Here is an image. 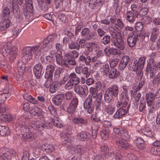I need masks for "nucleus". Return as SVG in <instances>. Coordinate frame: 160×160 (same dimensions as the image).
<instances>
[{
  "label": "nucleus",
  "mask_w": 160,
  "mask_h": 160,
  "mask_svg": "<svg viewBox=\"0 0 160 160\" xmlns=\"http://www.w3.org/2000/svg\"><path fill=\"white\" fill-rule=\"evenodd\" d=\"M10 94L8 92L2 93L0 94V104L5 102L7 98H9Z\"/></svg>",
  "instance_id": "nucleus-43"
},
{
  "label": "nucleus",
  "mask_w": 160,
  "mask_h": 160,
  "mask_svg": "<svg viewBox=\"0 0 160 160\" xmlns=\"http://www.w3.org/2000/svg\"><path fill=\"white\" fill-rule=\"evenodd\" d=\"M110 37L109 35H106L103 37L102 42L105 45L108 44L110 42Z\"/></svg>",
  "instance_id": "nucleus-57"
},
{
  "label": "nucleus",
  "mask_w": 160,
  "mask_h": 160,
  "mask_svg": "<svg viewBox=\"0 0 160 160\" xmlns=\"http://www.w3.org/2000/svg\"><path fill=\"white\" fill-rule=\"evenodd\" d=\"M54 69L55 67L53 66L50 64L48 65L46 69L45 77H51L52 76Z\"/></svg>",
  "instance_id": "nucleus-27"
},
{
  "label": "nucleus",
  "mask_w": 160,
  "mask_h": 160,
  "mask_svg": "<svg viewBox=\"0 0 160 160\" xmlns=\"http://www.w3.org/2000/svg\"><path fill=\"white\" fill-rule=\"evenodd\" d=\"M157 94H158L159 96H160V88L157 92V94L154 93L153 92H148L147 93L146 98L148 106H150L152 104L155 98L157 96Z\"/></svg>",
  "instance_id": "nucleus-10"
},
{
  "label": "nucleus",
  "mask_w": 160,
  "mask_h": 160,
  "mask_svg": "<svg viewBox=\"0 0 160 160\" xmlns=\"http://www.w3.org/2000/svg\"><path fill=\"white\" fill-rule=\"evenodd\" d=\"M63 98L67 100L70 99L72 96V92H67L65 93H63Z\"/></svg>",
  "instance_id": "nucleus-51"
},
{
  "label": "nucleus",
  "mask_w": 160,
  "mask_h": 160,
  "mask_svg": "<svg viewBox=\"0 0 160 160\" xmlns=\"http://www.w3.org/2000/svg\"><path fill=\"white\" fill-rule=\"evenodd\" d=\"M124 26V24L121 19L119 18L117 20L115 24V28L118 33H119L122 31Z\"/></svg>",
  "instance_id": "nucleus-23"
},
{
  "label": "nucleus",
  "mask_w": 160,
  "mask_h": 160,
  "mask_svg": "<svg viewBox=\"0 0 160 160\" xmlns=\"http://www.w3.org/2000/svg\"><path fill=\"white\" fill-rule=\"evenodd\" d=\"M69 47L71 49H78L79 48V45L78 42H73L69 44Z\"/></svg>",
  "instance_id": "nucleus-53"
},
{
  "label": "nucleus",
  "mask_w": 160,
  "mask_h": 160,
  "mask_svg": "<svg viewBox=\"0 0 160 160\" xmlns=\"http://www.w3.org/2000/svg\"><path fill=\"white\" fill-rule=\"evenodd\" d=\"M95 45V44L92 43H86L85 44V46L87 50L89 52H92Z\"/></svg>",
  "instance_id": "nucleus-49"
},
{
  "label": "nucleus",
  "mask_w": 160,
  "mask_h": 160,
  "mask_svg": "<svg viewBox=\"0 0 160 160\" xmlns=\"http://www.w3.org/2000/svg\"><path fill=\"white\" fill-rule=\"evenodd\" d=\"M92 97L89 96L86 98L84 104V108L88 113H92L93 110V107H91V104L92 102Z\"/></svg>",
  "instance_id": "nucleus-11"
},
{
  "label": "nucleus",
  "mask_w": 160,
  "mask_h": 160,
  "mask_svg": "<svg viewBox=\"0 0 160 160\" xmlns=\"http://www.w3.org/2000/svg\"><path fill=\"white\" fill-rule=\"evenodd\" d=\"M30 113L33 115L37 116H40L43 114L42 110L38 107H35L30 111Z\"/></svg>",
  "instance_id": "nucleus-29"
},
{
  "label": "nucleus",
  "mask_w": 160,
  "mask_h": 160,
  "mask_svg": "<svg viewBox=\"0 0 160 160\" xmlns=\"http://www.w3.org/2000/svg\"><path fill=\"white\" fill-rule=\"evenodd\" d=\"M87 138V134L85 132L82 131L78 133L77 135V138L80 141H84Z\"/></svg>",
  "instance_id": "nucleus-42"
},
{
  "label": "nucleus",
  "mask_w": 160,
  "mask_h": 160,
  "mask_svg": "<svg viewBox=\"0 0 160 160\" xmlns=\"http://www.w3.org/2000/svg\"><path fill=\"white\" fill-rule=\"evenodd\" d=\"M119 92L118 87L114 85L108 88L105 92L104 99L106 102L109 103L112 100L113 97H117Z\"/></svg>",
  "instance_id": "nucleus-3"
},
{
  "label": "nucleus",
  "mask_w": 160,
  "mask_h": 160,
  "mask_svg": "<svg viewBox=\"0 0 160 160\" xmlns=\"http://www.w3.org/2000/svg\"><path fill=\"white\" fill-rule=\"evenodd\" d=\"M12 50L9 53H10V60L11 61L14 60L16 58L18 49L16 47H12Z\"/></svg>",
  "instance_id": "nucleus-36"
},
{
  "label": "nucleus",
  "mask_w": 160,
  "mask_h": 160,
  "mask_svg": "<svg viewBox=\"0 0 160 160\" xmlns=\"http://www.w3.org/2000/svg\"><path fill=\"white\" fill-rule=\"evenodd\" d=\"M100 135L102 139L103 140H105L108 137V132L105 130H103L101 132Z\"/></svg>",
  "instance_id": "nucleus-61"
},
{
  "label": "nucleus",
  "mask_w": 160,
  "mask_h": 160,
  "mask_svg": "<svg viewBox=\"0 0 160 160\" xmlns=\"http://www.w3.org/2000/svg\"><path fill=\"white\" fill-rule=\"evenodd\" d=\"M3 46L2 48V51L3 55H7L12 50V47H15L12 46L11 42H8L7 43L3 44Z\"/></svg>",
  "instance_id": "nucleus-15"
},
{
  "label": "nucleus",
  "mask_w": 160,
  "mask_h": 160,
  "mask_svg": "<svg viewBox=\"0 0 160 160\" xmlns=\"http://www.w3.org/2000/svg\"><path fill=\"white\" fill-rule=\"evenodd\" d=\"M74 86L73 83L70 80L65 85V88L66 90H70L72 89Z\"/></svg>",
  "instance_id": "nucleus-60"
},
{
  "label": "nucleus",
  "mask_w": 160,
  "mask_h": 160,
  "mask_svg": "<svg viewBox=\"0 0 160 160\" xmlns=\"http://www.w3.org/2000/svg\"><path fill=\"white\" fill-rule=\"evenodd\" d=\"M78 55V54L77 52L74 50H73L71 52L67 54L66 55V57L68 58V57H70L73 58H77Z\"/></svg>",
  "instance_id": "nucleus-50"
},
{
  "label": "nucleus",
  "mask_w": 160,
  "mask_h": 160,
  "mask_svg": "<svg viewBox=\"0 0 160 160\" xmlns=\"http://www.w3.org/2000/svg\"><path fill=\"white\" fill-rule=\"evenodd\" d=\"M10 133V131L7 127L0 126V135L2 136L8 135Z\"/></svg>",
  "instance_id": "nucleus-34"
},
{
  "label": "nucleus",
  "mask_w": 160,
  "mask_h": 160,
  "mask_svg": "<svg viewBox=\"0 0 160 160\" xmlns=\"http://www.w3.org/2000/svg\"><path fill=\"white\" fill-rule=\"evenodd\" d=\"M42 148L43 151L47 152H53L55 149V148L52 145L48 144L43 145L42 146Z\"/></svg>",
  "instance_id": "nucleus-28"
},
{
  "label": "nucleus",
  "mask_w": 160,
  "mask_h": 160,
  "mask_svg": "<svg viewBox=\"0 0 160 160\" xmlns=\"http://www.w3.org/2000/svg\"><path fill=\"white\" fill-rule=\"evenodd\" d=\"M56 62L58 64L65 67H68V65L63 59L62 54L60 53L57 54L56 55Z\"/></svg>",
  "instance_id": "nucleus-21"
},
{
  "label": "nucleus",
  "mask_w": 160,
  "mask_h": 160,
  "mask_svg": "<svg viewBox=\"0 0 160 160\" xmlns=\"http://www.w3.org/2000/svg\"><path fill=\"white\" fill-rule=\"evenodd\" d=\"M148 62L147 68L148 70L149 71L150 77L151 78H152L158 69L156 66V63L152 59H149Z\"/></svg>",
  "instance_id": "nucleus-6"
},
{
  "label": "nucleus",
  "mask_w": 160,
  "mask_h": 160,
  "mask_svg": "<svg viewBox=\"0 0 160 160\" xmlns=\"http://www.w3.org/2000/svg\"><path fill=\"white\" fill-rule=\"evenodd\" d=\"M78 99L77 98L73 99L72 100L68 108L67 111L69 113H73L75 110L78 106Z\"/></svg>",
  "instance_id": "nucleus-16"
},
{
  "label": "nucleus",
  "mask_w": 160,
  "mask_h": 160,
  "mask_svg": "<svg viewBox=\"0 0 160 160\" xmlns=\"http://www.w3.org/2000/svg\"><path fill=\"white\" fill-rule=\"evenodd\" d=\"M42 69V66L40 63L37 64L34 66L33 72L37 79L39 78L41 76Z\"/></svg>",
  "instance_id": "nucleus-20"
},
{
  "label": "nucleus",
  "mask_w": 160,
  "mask_h": 160,
  "mask_svg": "<svg viewBox=\"0 0 160 160\" xmlns=\"http://www.w3.org/2000/svg\"><path fill=\"white\" fill-rule=\"evenodd\" d=\"M109 30L112 37L113 38H116L117 37V34L114 28L112 26L110 27Z\"/></svg>",
  "instance_id": "nucleus-55"
},
{
  "label": "nucleus",
  "mask_w": 160,
  "mask_h": 160,
  "mask_svg": "<svg viewBox=\"0 0 160 160\" xmlns=\"http://www.w3.org/2000/svg\"><path fill=\"white\" fill-rule=\"evenodd\" d=\"M116 142L118 148L122 150H125L129 146L127 141L123 138L118 139L116 140Z\"/></svg>",
  "instance_id": "nucleus-14"
},
{
  "label": "nucleus",
  "mask_w": 160,
  "mask_h": 160,
  "mask_svg": "<svg viewBox=\"0 0 160 160\" xmlns=\"http://www.w3.org/2000/svg\"><path fill=\"white\" fill-rule=\"evenodd\" d=\"M144 134L147 136L153 138L155 135V133L152 130L149 128H145Z\"/></svg>",
  "instance_id": "nucleus-45"
},
{
  "label": "nucleus",
  "mask_w": 160,
  "mask_h": 160,
  "mask_svg": "<svg viewBox=\"0 0 160 160\" xmlns=\"http://www.w3.org/2000/svg\"><path fill=\"white\" fill-rule=\"evenodd\" d=\"M79 60L81 62H84L86 65H89L91 62V58L88 56L86 58L82 55L80 57Z\"/></svg>",
  "instance_id": "nucleus-38"
},
{
  "label": "nucleus",
  "mask_w": 160,
  "mask_h": 160,
  "mask_svg": "<svg viewBox=\"0 0 160 160\" xmlns=\"http://www.w3.org/2000/svg\"><path fill=\"white\" fill-rule=\"evenodd\" d=\"M105 109L107 113L111 114L113 113L114 111L115 108L114 104L112 103H111L108 105L105 108Z\"/></svg>",
  "instance_id": "nucleus-39"
},
{
  "label": "nucleus",
  "mask_w": 160,
  "mask_h": 160,
  "mask_svg": "<svg viewBox=\"0 0 160 160\" xmlns=\"http://www.w3.org/2000/svg\"><path fill=\"white\" fill-rule=\"evenodd\" d=\"M74 58H70V57H68V58L66 57L65 59L67 62L69 64L74 65L76 64V61Z\"/></svg>",
  "instance_id": "nucleus-59"
},
{
  "label": "nucleus",
  "mask_w": 160,
  "mask_h": 160,
  "mask_svg": "<svg viewBox=\"0 0 160 160\" xmlns=\"http://www.w3.org/2000/svg\"><path fill=\"white\" fill-rule=\"evenodd\" d=\"M160 83V72L155 76L152 80V83L153 86H158Z\"/></svg>",
  "instance_id": "nucleus-41"
},
{
  "label": "nucleus",
  "mask_w": 160,
  "mask_h": 160,
  "mask_svg": "<svg viewBox=\"0 0 160 160\" xmlns=\"http://www.w3.org/2000/svg\"><path fill=\"white\" fill-rule=\"evenodd\" d=\"M101 150L105 152L106 155L108 154L109 157L115 158V160H121V156L120 155L121 152L119 150H117L115 152V153L111 150H109L108 146L107 144H103L100 148Z\"/></svg>",
  "instance_id": "nucleus-5"
},
{
  "label": "nucleus",
  "mask_w": 160,
  "mask_h": 160,
  "mask_svg": "<svg viewBox=\"0 0 160 160\" xmlns=\"http://www.w3.org/2000/svg\"><path fill=\"white\" fill-rule=\"evenodd\" d=\"M135 28L138 31L141 30L143 28V25L140 22H138L135 24Z\"/></svg>",
  "instance_id": "nucleus-63"
},
{
  "label": "nucleus",
  "mask_w": 160,
  "mask_h": 160,
  "mask_svg": "<svg viewBox=\"0 0 160 160\" xmlns=\"http://www.w3.org/2000/svg\"><path fill=\"white\" fill-rule=\"evenodd\" d=\"M63 99V93L59 94L52 98V101L57 105H60Z\"/></svg>",
  "instance_id": "nucleus-31"
},
{
  "label": "nucleus",
  "mask_w": 160,
  "mask_h": 160,
  "mask_svg": "<svg viewBox=\"0 0 160 160\" xmlns=\"http://www.w3.org/2000/svg\"><path fill=\"white\" fill-rule=\"evenodd\" d=\"M75 92L78 94L82 96H86L88 93V88L86 85L82 86L78 85L74 88Z\"/></svg>",
  "instance_id": "nucleus-7"
},
{
  "label": "nucleus",
  "mask_w": 160,
  "mask_h": 160,
  "mask_svg": "<svg viewBox=\"0 0 160 160\" xmlns=\"http://www.w3.org/2000/svg\"><path fill=\"white\" fill-rule=\"evenodd\" d=\"M138 38L137 34L132 32L128 35L127 38L128 43L130 47H133L136 44Z\"/></svg>",
  "instance_id": "nucleus-8"
},
{
  "label": "nucleus",
  "mask_w": 160,
  "mask_h": 160,
  "mask_svg": "<svg viewBox=\"0 0 160 160\" xmlns=\"http://www.w3.org/2000/svg\"><path fill=\"white\" fill-rule=\"evenodd\" d=\"M151 152L154 155L160 156V148H152L151 149Z\"/></svg>",
  "instance_id": "nucleus-52"
},
{
  "label": "nucleus",
  "mask_w": 160,
  "mask_h": 160,
  "mask_svg": "<svg viewBox=\"0 0 160 160\" xmlns=\"http://www.w3.org/2000/svg\"><path fill=\"white\" fill-rule=\"evenodd\" d=\"M59 119L57 117H55L54 119H52V122L54 125L56 127L59 128H61L62 126L61 121L59 120Z\"/></svg>",
  "instance_id": "nucleus-46"
},
{
  "label": "nucleus",
  "mask_w": 160,
  "mask_h": 160,
  "mask_svg": "<svg viewBox=\"0 0 160 160\" xmlns=\"http://www.w3.org/2000/svg\"><path fill=\"white\" fill-rule=\"evenodd\" d=\"M58 82H55L53 83L50 87L49 91L52 93H54L58 89Z\"/></svg>",
  "instance_id": "nucleus-44"
},
{
  "label": "nucleus",
  "mask_w": 160,
  "mask_h": 160,
  "mask_svg": "<svg viewBox=\"0 0 160 160\" xmlns=\"http://www.w3.org/2000/svg\"><path fill=\"white\" fill-rule=\"evenodd\" d=\"M10 11L9 9L7 8H5L2 11V15L4 17H8L9 16Z\"/></svg>",
  "instance_id": "nucleus-64"
},
{
  "label": "nucleus",
  "mask_w": 160,
  "mask_h": 160,
  "mask_svg": "<svg viewBox=\"0 0 160 160\" xmlns=\"http://www.w3.org/2000/svg\"><path fill=\"white\" fill-rule=\"evenodd\" d=\"M17 69L18 74L21 76L23 75L25 69V66L23 62L21 61L18 62Z\"/></svg>",
  "instance_id": "nucleus-22"
},
{
  "label": "nucleus",
  "mask_w": 160,
  "mask_h": 160,
  "mask_svg": "<svg viewBox=\"0 0 160 160\" xmlns=\"http://www.w3.org/2000/svg\"><path fill=\"white\" fill-rule=\"evenodd\" d=\"M90 92L92 94L93 98H96L97 96L98 90L94 88H91L90 89Z\"/></svg>",
  "instance_id": "nucleus-58"
},
{
  "label": "nucleus",
  "mask_w": 160,
  "mask_h": 160,
  "mask_svg": "<svg viewBox=\"0 0 160 160\" xmlns=\"http://www.w3.org/2000/svg\"><path fill=\"white\" fill-rule=\"evenodd\" d=\"M137 5L135 4H133L131 5V8L132 12L134 13L135 16L136 17H137L138 16L139 13L138 11L137 10Z\"/></svg>",
  "instance_id": "nucleus-47"
},
{
  "label": "nucleus",
  "mask_w": 160,
  "mask_h": 160,
  "mask_svg": "<svg viewBox=\"0 0 160 160\" xmlns=\"http://www.w3.org/2000/svg\"><path fill=\"white\" fill-rule=\"evenodd\" d=\"M27 11L25 13V15L26 19L30 20H32V6H31L30 8H26Z\"/></svg>",
  "instance_id": "nucleus-33"
},
{
  "label": "nucleus",
  "mask_w": 160,
  "mask_h": 160,
  "mask_svg": "<svg viewBox=\"0 0 160 160\" xmlns=\"http://www.w3.org/2000/svg\"><path fill=\"white\" fill-rule=\"evenodd\" d=\"M136 143L138 148L141 149L144 147V140L141 138H137L136 140Z\"/></svg>",
  "instance_id": "nucleus-37"
},
{
  "label": "nucleus",
  "mask_w": 160,
  "mask_h": 160,
  "mask_svg": "<svg viewBox=\"0 0 160 160\" xmlns=\"http://www.w3.org/2000/svg\"><path fill=\"white\" fill-rule=\"evenodd\" d=\"M120 100L122 106L124 108L126 107L129 102L128 94L122 93L120 96Z\"/></svg>",
  "instance_id": "nucleus-17"
},
{
  "label": "nucleus",
  "mask_w": 160,
  "mask_h": 160,
  "mask_svg": "<svg viewBox=\"0 0 160 160\" xmlns=\"http://www.w3.org/2000/svg\"><path fill=\"white\" fill-rule=\"evenodd\" d=\"M148 9L147 8H143L140 11L139 15L140 16H143L146 15L148 11Z\"/></svg>",
  "instance_id": "nucleus-62"
},
{
  "label": "nucleus",
  "mask_w": 160,
  "mask_h": 160,
  "mask_svg": "<svg viewBox=\"0 0 160 160\" xmlns=\"http://www.w3.org/2000/svg\"><path fill=\"white\" fill-rule=\"evenodd\" d=\"M99 125L97 122L94 123L92 126V135L93 138H96Z\"/></svg>",
  "instance_id": "nucleus-32"
},
{
  "label": "nucleus",
  "mask_w": 160,
  "mask_h": 160,
  "mask_svg": "<svg viewBox=\"0 0 160 160\" xmlns=\"http://www.w3.org/2000/svg\"><path fill=\"white\" fill-rule=\"evenodd\" d=\"M129 61V58L127 55L123 56L119 63V68L121 70H123L126 67Z\"/></svg>",
  "instance_id": "nucleus-19"
},
{
  "label": "nucleus",
  "mask_w": 160,
  "mask_h": 160,
  "mask_svg": "<svg viewBox=\"0 0 160 160\" xmlns=\"http://www.w3.org/2000/svg\"><path fill=\"white\" fill-rule=\"evenodd\" d=\"M44 122L40 120L32 122L31 126L34 129L37 130H42L46 126Z\"/></svg>",
  "instance_id": "nucleus-9"
},
{
  "label": "nucleus",
  "mask_w": 160,
  "mask_h": 160,
  "mask_svg": "<svg viewBox=\"0 0 160 160\" xmlns=\"http://www.w3.org/2000/svg\"><path fill=\"white\" fill-rule=\"evenodd\" d=\"M11 22L9 19H6L0 23V30L4 31L8 28L10 25Z\"/></svg>",
  "instance_id": "nucleus-26"
},
{
  "label": "nucleus",
  "mask_w": 160,
  "mask_h": 160,
  "mask_svg": "<svg viewBox=\"0 0 160 160\" xmlns=\"http://www.w3.org/2000/svg\"><path fill=\"white\" fill-rule=\"evenodd\" d=\"M54 39L53 35H50L45 38L43 41V47H46L49 43H52V41Z\"/></svg>",
  "instance_id": "nucleus-35"
},
{
  "label": "nucleus",
  "mask_w": 160,
  "mask_h": 160,
  "mask_svg": "<svg viewBox=\"0 0 160 160\" xmlns=\"http://www.w3.org/2000/svg\"><path fill=\"white\" fill-rule=\"evenodd\" d=\"M41 48L39 45L28 47L23 49L22 52V57L25 60H28L32 58V53L35 56H39L41 52Z\"/></svg>",
  "instance_id": "nucleus-1"
},
{
  "label": "nucleus",
  "mask_w": 160,
  "mask_h": 160,
  "mask_svg": "<svg viewBox=\"0 0 160 160\" xmlns=\"http://www.w3.org/2000/svg\"><path fill=\"white\" fill-rule=\"evenodd\" d=\"M81 35L82 36L84 37L86 40H88L93 38L95 34L88 28H85L82 30Z\"/></svg>",
  "instance_id": "nucleus-12"
},
{
  "label": "nucleus",
  "mask_w": 160,
  "mask_h": 160,
  "mask_svg": "<svg viewBox=\"0 0 160 160\" xmlns=\"http://www.w3.org/2000/svg\"><path fill=\"white\" fill-rule=\"evenodd\" d=\"M158 31L155 28L153 29L150 38V40L152 42H155V41L157 36Z\"/></svg>",
  "instance_id": "nucleus-40"
},
{
  "label": "nucleus",
  "mask_w": 160,
  "mask_h": 160,
  "mask_svg": "<svg viewBox=\"0 0 160 160\" xmlns=\"http://www.w3.org/2000/svg\"><path fill=\"white\" fill-rule=\"evenodd\" d=\"M146 58L145 57H142L140 58L138 62L136 59L133 60L131 63V68L132 71H135L137 74L139 75L143 69Z\"/></svg>",
  "instance_id": "nucleus-4"
},
{
  "label": "nucleus",
  "mask_w": 160,
  "mask_h": 160,
  "mask_svg": "<svg viewBox=\"0 0 160 160\" xmlns=\"http://www.w3.org/2000/svg\"><path fill=\"white\" fill-rule=\"evenodd\" d=\"M120 74V72L116 69L113 68L109 72L108 77L110 78L114 79L118 77Z\"/></svg>",
  "instance_id": "nucleus-25"
},
{
  "label": "nucleus",
  "mask_w": 160,
  "mask_h": 160,
  "mask_svg": "<svg viewBox=\"0 0 160 160\" xmlns=\"http://www.w3.org/2000/svg\"><path fill=\"white\" fill-rule=\"evenodd\" d=\"M74 139V138L72 135H66L65 139L62 142V144L68 148V150L72 152H80L82 150V148L80 146L71 144V143L73 141Z\"/></svg>",
  "instance_id": "nucleus-2"
},
{
  "label": "nucleus",
  "mask_w": 160,
  "mask_h": 160,
  "mask_svg": "<svg viewBox=\"0 0 160 160\" xmlns=\"http://www.w3.org/2000/svg\"><path fill=\"white\" fill-rule=\"evenodd\" d=\"M26 132L22 134V137L25 138H32L33 134L31 131L28 130H27Z\"/></svg>",
  "instance_id": "nucleus-48"
},
{
  "label": "nucleus",
  "mask_w": 160,
  "mask_h": 160,
  "mask_svg": "<svg viewBox=\"0 0 160 160\" xmlns=\"http://www.w3.org/2000/svg\"><path fill=\"white\" fill-rule=\"evenodd\" d=\"M116 40L112 42L111 45L115 46L118 49L123 50L124 49L125 47L123 40L120 38L119 39L117 37Z\"/></svg>",
  "instance_id": "nucleus-13"
},
{
  "label": "nucleus",
  "mask_w": 160,
  "mask_h": 160,
  "mask_svg": "<svg viewBox=\"0 0 160 160\" xmlns=\"http://www.w3.org/2000/svg\"><path fill=\"white\" fill-rule=\"evenodd\" d=\"M126 107L119 108L113 116L114 118L119 119L125 115L127 112V109L125 108Z\"/></svg>",
  "instance_id": "nucleus-18"
},
{
  "label": "nucleus",
  "mask_w": 160,
  "mask_h": 160,
  "mask_svg": "<svg viewBox=\"0 0 160 160\" xmlns=\"http://www.w3.org/2000/svg\"><path fill=\"white\" fill-rule=\"evenodd\" d=\"M63 71L62 69L61 68H58L55 71L54 73V77L55 78H58L60 76V74L62 73Z\"/></svg>",
  "instance_id": "nucleus-56"
},
{
  "label": "nucleus",
  "mask_w": 160,
  "mask_h": 160,
  "mask_svg": "<svg viewBox=\"0 0 160 160\" xmlns=\"http://www.w3.org/2000/svg\"><path fill=\"white\" fill-rule=\"evenodd\" d=\"M72 122L74 124L79 126L83 125H86L87 124V121L86 119L81 117H76L72 120Z\"/></svg>",
  "instance_id": "nucleus-24"
},
{
  "label": "nucleus",
  "mask_w": 160,
  "mask_h": 160,
  "mask_svg": "<svg viewBox=\"0 0 160 160\" xmlns=\"http://www.w3.org/2000/svg\"><path fill=\"white\" fill-rule=\"evenodd\" d=\"M126 19L131 23H134L135 21V16L134 13L131 11H128L126 14Z\"/></svg>",
  "instance_id": "nucleus-30"
},
{
  "label": "nucleus",
  "mask_w": 160,
  "mask_h": 160,
  "mask_svg": "<svg viewBox=\"0 0 160 160\" xmlns=\"http://www.w3.org/2000/svg\"><path fill=\"white\" fill-rule=\"evenodd\" d=\"M48 78L47 80L46 81L44 86L47 88H49L52 83V80L51 79V77H47Z\"/></svg>",
  "instance_id": "nucleus-54"
}]
</instances>
